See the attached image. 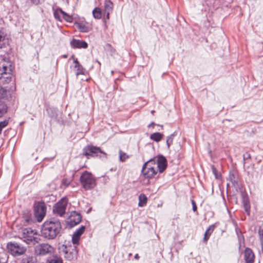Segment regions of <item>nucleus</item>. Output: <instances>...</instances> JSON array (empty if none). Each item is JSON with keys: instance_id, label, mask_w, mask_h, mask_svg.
<instances>
[{"instance_id": "nucleus-1", "label": "nucleus", "mask_w": 263, "mask_h": 263, "mask_svg": "<svg viewBox=\"0 0 263 263\" xmlns=\"http://www.w3.org/2000/svg\"><path fill=\"white\" fill-rule=\"evenodd\" d=\"M62 230L60 221L55 218H51L43 223L41 230V236L45 239H55L60 235Z\"/></svg>"}, {"instance_id": "nucleus-2", "label": "nucleus", "mask_w": 263, "mask_h": 263, "mask_svg": "<svg viewBox=\"0 0 263 263\" xmlns=\"http://www.w3.org/2000/svg\"><path fill=\"white\" fill-rule=\"evenodd\" d=\"M20 238L29 245H34L41 240L37 230L30 228L22 229L20 233Z\"/></svg>"}, {"instance_id": "nucleus-3", "label": "nucleus", "mask_w": 263, "mask_h": 263, "mask_svg": "<svg viewBox=\"0 0 263 263\" xmlns=\"http://www.w3.org/2000/svg\"><path fill=\"white\" fill-rule=\"evenodd\" d=\"M155 158H151L143 164L141 174L145 178L151 179L157 174L158 170L155 167Z\"/></svg>"}, {"instance_id": "nucleus-4", "label": "nucleus", "mask_w": 263, "mask_h": 263, "mask_svg": "<svg viewBox=\"0 0 263 263\" xmlns=\"http://www.w3.org/2000/svg\"><path fill=\"white\" fill-rule=\"evenodd\" d=\"M59 253L67 260H72L76 258L77 250L76 246L71 245H62L58 248Z\"/></svg>"}, {"instance_id": "nucleus-5", "label": "nucleus", "mask_w": 263, "mask_h": 263, "mask_svg": "<svg viewBox=\"0 0 263 263\" xmlns=\"http://www.w3.org/2000/svg\"><path fill=\"white\" fill-rule=\"evenodd\" d=\"M80 182L86 190L92 189L96 185V179L90 173L87 171H85L81 175Z\"/></svg>"}, {"instance_id": "nucleus-6", "label": "nucleus", "mask_w": 263, "mask_h": 263, "mask_svg": "<svg viewBox=\"0 0 263 263\" xmlns=\"http://www.w3.org/2000/svg\"><path fill=\"white\" fill-rule=\"evenodd\" d=\"M7 248L10 253L15 257L24 254L27 251L25 247L15 241L8 242Z\"/></svg>"}, {"instance_id": "nucleus-7", "label": "nucleus", "mask_w": 263, "mask_h": 263, "mask_svg": "<svg viewBox=\"0 0 263 263\" xmlns=\"http://www.w3.org/2000/svg\"><path fill=\"white\" fill-rule=\"evenodd\" d=\"M53 252V248L48 243H42L36 245L34 252L36 256H43Z\"/></svg>"}, {"instance_id": "nucleus-8", "label": "nucleus", "mask_w": 263, "mask_h": 263, "mask_svg": "<svg viewBox=\"0 0 263 263\" xmlns=\"http://www.w3.org/2000/svg\"><path fill=\"white\" fill-rule=\"evenodd\" d=\"M12 69L11 64L3 65L0 66V80L3 83H8L10 82L12 77Z\"/></svg>"}, {"instance_id": "nucleus-9", "label": "nucleus", "mask_w": 263, "mask_h": 263, "mask_svg": "<svg viewBox=\"0 0 263 263\" xmlns=\"http://www.w3.org/2000/svg\"><path fill=\"white\" fill-rule=\"evenodd\" d=\"M67 203L68 200L66 197L61 199L60 200L53 206V213L60 217L63 216L66 213Z\"/></svg>"}, {"instance_id": "nucleus-10", "label": "nucleus", "mask_w": 263, "mask_h": 263, "mask_svg": "<svg viewBox=\"0 0 263 263\" xmlns=\"http://www.w3.org/2000/svg\"><path fill=\"white\" fill-rule=\"evenodd\" d=\"M34 216L38 222H41L46 215V206L44 202H39L34 209Z\"/></svg>"}, {"instance_id": "nucleus-11", "label": "nucleus", "mask_w": 263, "mask_h": 263, "mask_svg": "<svg viewBox=\"0 0 263 263\" xmlns=\"http://www.w3.org/2000/svg\"><path fill=\"white\" fill-rule=\"evenodd\" d=\"M83 153L85 156H87L88 158L89 156H97L99 153L105 154L104 152L102 151L100 147L92 145H88L85 147L83 149Z\"/></svg>"}, {"instance_id": "nucleus-12", "label": "nucleus", "mask_w": 263, "mask_h": 263, "mask_svg": "<svg viewBox=\"0 0 263 263\" xmlns=\"http://www.w3.org/2000/svg\"><path fill=\"white\" fill-rule=\"evenodd\" d=\"M156 159V164L157 165V170L160 173H163L167 166V161L166 158L162 155H159L154 157Z\"/></svg>"}, {"instance_id": "nucleus-13", "label": "nucleus", "mask_w": 263, "mask_h": 263, "mask_svg": "<svg viewBox=\"0 0 263 263\" xmlns=\"http://www.w3.org/2000/svg\"><path fill=\"white\" fill-rule=\"evenodd\" d=\"M82 220V216L76 211H72L69 218L68 222L70 227H73L79 224Z\"/></svg>"}, {"instance_id": "nucleus-14", "label": "nucleus", "mask_w": 263, "mask_h": 263, "mask_svg": "<svg viewBox=\"0 0 263 263\" xmlns=\"http://www.w3.org/2000/svg\"><path fill=\"white\" fill-rule=\"evenodd\" d=\"M8 42L7 30L5 28H0V49L6 47Z\"/></svg>"}, {"instance_id": "nucleus-15", "label": "nucleus", "mask_w": 263, "mask_h": 263, "mask_svg": "<svg viewBox=\"0 0 263 263\" xmlns=\"http://www.w3.org/2000/svg\"><path fill=\"white\" fill-rule=\"evenodd\" d=\"M70 45L73 48L86 49L88 47V44L85 41L77 39H73L70 42Z\"/></svg>"}, {"instance_id": "nucleus-16", "label": "nucleus", "mask_w": 263, "mask_h": 263, "mask_svg": "<svg viewBox=\"0 0 263 263\" xmlns=\"http://www.w3.org/2000/svg\"><path fill=\"white\" fill-rule=\"evenodd\" d=\"M245 260L246 263H253L254 262V255L252 250L249 248H246L244 252Z\"/></svg>"}, {"instance_id": "nucleus-17", "label": "nucleus", "mask_w": 263, "mask_h": 263, "mask_svg": "<svg viewBox=\"0 0 263 263\" xmlns=\"http://www.w3.org/2000/svg\"><path fill=\"white\" fill-rule=\"evenodd\" d=\"M20 263H37V259L32 255L25 254L22 256Z\"/></svg>"}, {"instance_id": "nucleus-18", "label": "nucleus", "mask_w": 263, "mask_h": 263, "mask_svg": "<svg viewBox=\"0 0 263 263\" xmlns=\"http://www.w3.org/2000/svg\"><path fill=\"white\" fill-rule=\"evenodd\" d=\"M113 4L111 1H105L104 14L107 18H109V14L112 12Z\"/></svg>"}, {"instance_id": "nucleus-19", "label": "nucleus", "mask_w": 263, "mask_h": 263, "mask_svg": "<svg viewBox=\"0 0 263 263\" xmlns=\"http://www.w3.org/2000/svg\"><path fill=\"white\" fill-rule=\"evenodd\" d=\"M52 9L53 11V15L54 18L56 20L61 21V19L60 14H62L63 15L64 11H63L61 8H57L55 6H53Z\"/></svg>"}, {"instance_id": "nucleus-20", "label": "nucleus", "mask_w": 263, "mask_h": 263, "mask_svg": "<svg viewBox=\"0 0 263 263\" xmlns=\"http://www.w3.org/2000/svg\"><path fill=\"white\" fill-rule=\"evenodd\" d=\"M215 229V226L214 225H211L208 229L205 231L204 235V238L203 240L204 241H207L209 238H210L211 234L213 232L214 230Z\"/></svg>"}, {"instance_id": "nucleus-21", "label": "nucleus", "mask_w": 263, "mask_h": 263, "mask_svg": "<svg viewBox=\"0 0 263 263\" xmlns=\"http://www.w3.org/2000/svg\"><path fill=\"white\" fill-rule=\"evenodd\" d=\"M48 115L53 119H56L57 117V109L54 107H49L47 108Z\"/></svg>"}, {"instance_id": "nucleus-22", "label": "nucleus", "mask_w": 263, "mask_h": 263, "mask_svg": "<svg viewBox=\"0 0 263 263\" xmlns=\"http://www.w3.org/2000/svg\"><path fill=\"white\" fill-rule=\"evenodd\" d=\"M163 135L160 133L156 132L151 135L150 139L156 142H159L162 138Z\"/></svg>"}, {"instance_id": "nucleus-23", "label": "nucleus", "mask_w": 263, "mask_h": 263, "mask_svg": "<svg viewBox=\"0 0 263 263\" xmlns=\"http://www.w3.org/2000/svg\"><path fill=\"white\" fill-rule=\"evenodd\" d=\"M229 180L233 186H235L238 185V177L233 173H230Z\"/></svg>"}, {"instance_id": "nucleus-24", "label": "nucleus", "mask_w": 263, "mask_h": 263, "mask_svg": "<svg viewBox=\"0 0 263 263\" xmlns=\"http://www.w3.org/2000/svg\"><path fill=\"white\" fill-rule=\"evenodd\" d=\"M48 263H63L62 258L57 255H53L48 259Z\"/></svg>"}, {"instance_id": "nucleus-25", "label": "nucleus", "mask_w": 263, "mask_h": 263, "mask_svg": "<svg viewBox=\"0 0 263 263\" xmlns=\"http://www.w3.org/2000/svg\"><path fill=\"white\" fill-rule=\"evenodd\" d=\"M8 107L6 104L0 101V117H2L7 111Z\"/></svg>"}, {"instance_id": "nucleus-26", "label": "nucleus", "mask_w": 263, "mask_h": 263, "mask_svg": "<svg viewBox=\"0 0 263 263\" xmlns=\"http://www.w3.org/2000/svg\"><path fill=\"white\" fill-rule=\"evenodd\" d=\"M139 200L138 205L142 207L146 203L147 197L144 194H140L139 196Z\"/></svg>"}, {"instance_id": "nucleus-27", "label": "nucleus", "mask_w": 263, "mask_h": 263, "mask_svg": "<svg viewBox=\"0 0 263 263\" xmlns=\"http://www.w3.org/2000/svg\"><path fill=\"white\" fill-rule=\"evenodd\" d=\"M76 26L80 32H87L89 31L88 27L83 23H77Z\"/></svg>"}, {"instance_id": "nucleus-28", "label": "nucleus", "mask_w": 263, "mask_h": 263, "mask_svg": "<svg viewBox=\"0 0 263 263\" xmlns=\"http://www.w3.org/2000/svg\"><path fill=\"white\" fill-rule=\"evenodd\" d=\"M177 135V132H174L173 134L167 136L166 138V144L168 148H170V146L172 144L174 138Z\"/></svg>"}, {"instance_id": "nucleus-29", "label": "nucleus", "mask_w": 263, "mask_h": 263, "mask_svg": "<svg viewBox=\"0 0 263 263\" xmlns=\"http://www.w3.org/2000/svg\"><path fill=\"white\" fill-rule=\"evenodd\" d=\"M74 68L77 69L76 75L77 76L80 74H85L86 70L80 64L78 66H74Z\"/></svg>"}, {"instance_id": "nucleus-30", "label": "nucleus", "mask_w": 263, "mask_h": 263, "mask_svg": "<svg viewBox=\"0 0 263 263\" xmlns=\"http://www.w3.org/2000/svg\"><path fill=\"white\" fill-rule=\"evenodd\" d=\"M92 14L95 18H101L102 16V13L100 9L99 8H95L92 11Z\"/></svg>"}, {"instance_id": "nucleus-31", "label": "nucleus", "mask_w": 263, "mask_h": 263, "mask_svg": "<svg viewBox=\"0 0 263 263\" xmlns=\"http://www.w3.org/2000/svg\"><path fill=\"white\" fill-rule=\"evenodd\" d=\"M243 205L245 212L248 215H249L250 210V205L249 201L247 199H244L243 201Z\"/></svg>"}, {"instance_id": "nucleus-32", "label": "nucleus", "mask_w": 263, "mask_h": 263, "mask_svg": "<svg viewBox=\"0 0 263 263\" xmlns=\"http://www.w3.org/2000/svg\"><path fill=\"white\" fill-rule=\"evenodd\" d=\"M128 157V156L126 153L121 150L119 151V159L121 161L124 162Z\"/></svg>"}, {"instance_id": "nucleus-33", "label": "nucleus", "mask_w": 263, "mask_h": 263, "mask_svg": "<svg viewBox=\"0 0 263 263\" xmlns=\"http://www.w3.org/2000/svg\"><path fill=\"white\" fill-rule=\"evenodd\" d=\"M80 238V236L73 233L72 237V241L73 244L74 245H78L79 243Z\"/></svg>"}, {"instance_id": "nucleus-34", "label": "nucleus", "mask_w": 263, "mask_h": 263, "mask_svg": "<svg viewBox=\"0 0 263 263\" xmlns=\"http://www.w3.org/2000/svg\"><path fill=\"white\" fill-rule=\"evenodd\" d=\"M85 230V227L84 226H81L79 229H77L74 233L78 234L79 236H81V235L84 233Z\"/></svg>"}, {"instance_id": "nucleus-35", "label": "nucleus", "mask_w": 263, "mask_h": 263, "mask_svg": "<svg viewBox=\"0 0 263 263\" xmlns=\"http://www.w3.org/2000/svg\"><path fill=\"white\" fill-rule=\"evenodd\" d=\"M258 233L261 245V249L263 250V230L260 228L258 229Z\"/></svg>"}, {"instance_id": "nucleus-36", "label": "nucleus", "mask_w": 263, "mask_h": 263, "mask_svg": "<svg viewBox=\"0 0 263 263\" xmlns=\"http://www.w3.org/2000/svg\"><path fill=\"white\" fill-rule=\"evenodd\" d=\"M63 18L67 22L71 23L73 21L72 17L70 16L69 14L66 13L65 12H64L63 14Z\"/></svg>"}, {"instance_id": "nucleus-37", "label": "nucleus", "mask_w": 263, "mask_h": 263, "mask_svg": "<svg viewBox=\"0 0 263 263\" xmlns=\"http://www.w3.org/2000/svg\"><path fill=\"white\" fill-rule=\"evenodd\" d=\"M8 124V120H5L0 122V134L2 133V129L5 128Z\"/></svg>"}, {"instance_id": "nucleus-38", "label": "nucleus", "mask_w": 263, "mask_h": 263, "mask_svg": "<svg viewBox=\"0 0 263 263\" xmlns=\"http://www.w3.org/2000/svg\"><path fill=\"white\" fill-rule=\"evenodd\" d=\"M70 184V181L65 178V179H63V180H62V184L64 185V186H68Z\"/></svg>"}, {"instance_id": "nucleus-39", "label": "nucleus", "mask_w": 263, "mask_h": 263, "mask_svg": "<svg viewBox=\"0 0 263 263\" xmlns=\"http://www.w3.org/2000/svg\"><path fill=\"white\" fill-rule=\"evenodd\" d=\"M250 158H251L250 154L249 153H248V152L246 153L243 155V160L245 161H246L248 159H250Z\"/></svg>"}, {"instance_id": "nucleus-40", "label": "nucleus", "mask_w": 263, "mask_h": 263, "mask_svg": "<svg viewBox=\"0 0 263 263\" xmlns=\"http://www.w3.org/2000/svg\"><path fill=\"white\" fill-rule=\"evenodd\" d=\"M191 203L192 204L193 211L194 212H196L197 211V206L195 201L194 200H192Z\"/></svg>"}, {"instance_id": "nucleus-41", "label": "nucleus", "mask_w": 263, "mask_h": 263, "mask_svg": "<svg viewBox=\"0 0 263 263\" xmlns=\"http://www.w3.org/2000/svg\"><path fill=\"white\" fill-rule=\"evenodd\" d=\"M235 231L238 239H240V237H243L242 234L239 229L236 228Z\"/></svg>"}, {"instance_id": "nucleus-42", "label": "nucleus", "mask_w": 263, "mask_h": 263, "mask_svg": "<svg viewBox=\"0 0 263 263\" xmlns=\"http://www.w3.org/2000/svg\"><path fill=\"white\" fill-rule=\"evenodd\" d=\"M211 167H212V170L213 173L215 175V176H216V173H217L216 168H215V167L214 165H212ZM216 178H217V177H216Z\"/></svg>"}, {"instance_id": "nucleus-43", "label": "nucleus", "mask_w": 263, "mask_h": 263, "mask_svg": "<svg viewBox=\"0 0 263 263\" xmlns=\"http://www.w3.org/2000/svg\"><path fill=\"white\" fill-rule=\"evenodd\" d=\"M73 63H74L75 65L74 66H78V65L80 64V63L79 62L78 60L77 59H74L73 60Z\"/></svg>"}, {"instance_id": "nucleus-44", "label": "nucleus", "mask_w": 263, "mask_h": 263, "mask_svg": "<svg viewBox=\"0 0 263 263\" xmlns=\"http://www.w3.org/2000/svg\"><path fill=\"white\" fill-rule=\"evenodd\" d=\"M4 92L3 89L0 87V98L3 97V92Z\"/></svg>"}, {"instance_id": "nucleus-45", "label": "nucleus", "mask_w": 263, "mask_h": 263, "mask_svg": "<svg viewBox=\"0 0 263 263\" xmlns=\"http://www.w3.org/2000/svg\"><path fill=\"white\" fill-rule=\"evenodd\" d=\"M134 258L136 259H139V256L138 254H136L135 255V256H134Z\"/></svg>"}, {"instance_id": "nucleus-46", "label": "nucleus", "mask_w": 263, "mask_h": 263, "mask_svg": "<svg viewBox=\"0 0 263 263\" xmlns=\"http://www.w3.org/2000/svg\"><path fill=\"white\" fill-rule=\"evenodd\" d=\"M154 124H154V122H152V123H151V124H149V126H148L149 127V126H153V125H154Z\"/></svg>"}, {"instance_id": "nucleus-47", "label": "nucleus", "mask_w": 263, "mask_h": 263, "mask_svg": "<svg viewBox=\"0 0 263 263\" xmlns=\"http://www.w3.org/2000/svg\"><path fill=\"white\" fill-rule=\"evenodd\" d=\"M63 57H64V58H66V57H67V55H64Z\"/></svg>"}, {"instance_id": "nucleus-48", "label": "nucleus", "mask_w": 263, "mask_h": 263, "mask_svg": "<svg viewBox=\"0 0 263 263\" xmlns=\"http://www.w3.org/2000/svg\"><path fill=\"white\" fill-rule=\"evenodd\" d=\"M151 112H152V113H153L154 112V111L152 110Z\"/></svg>"}]
</instances>
